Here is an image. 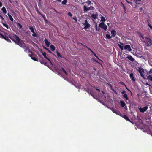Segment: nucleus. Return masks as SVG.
Returning <instances> with one entry per match:
<instances>
[{"instance_id":"nucleus-51","label":"nucleus","mask_w":152,"mask_h":152,"mask_svg":"<svg viewBox=\"0 0 152 152\" xmlns=\"http://www.w3.org/2000/svg\"><path fill=\"white\" fill-rule=\"evenodd\" d=\"M47 50L50 53L52 54V53L49 49H48Z\"/></svg>"},{"instance_id":"nucleus-43","label":"nucleus","mask_w":152,"mask_h":152,"mask_svg":"<svg viewBox=\"0 0 152 152\" xmlns=\"http://www.w3.org/2000/svg\"><path fill=\"white\" fill-rule=\"evenodd\" d=\"M41 15L42 17L44 20H45V18H46L44 15L41 14Z\"/></svg>"},{"instance_id":"nucleus-60","label":"nucleus","mask_w":152,"mask_h":152,"mask_svg":"<svg viewBox=\"0 0 152 152\" xmlns=\"http://www.w3.org/2000/svg\"><path fill=\"white\" fill-rule=\"evenodd\" d=\"M0 17H1L2 19H4L3 18L2 16L0 15Z\"/></svg>"},{"instance_id":"nucleus-48","label":"nucleus","mask_w":152,"mask_h":152,"mask_svg":"<svg viewBox=\"0 0 152 152\" xmlns=\"http://www.w3.org/2000/svg\"><path fill=\"white\" fill-rule=\"evenodd\" d=\"M148 26H149V27L151 28V29H152V26L150 24H149L148 25Z\"/></svg>"},{"instance_id":"nucleus-58","label":"nucleus","mask_w":152,"mask_h":152,"mask_svg":"<svg viewBox=\"0 0 152 152\" xmlns=\"http://www.w3.org/2000/svg\"><path fill=\"white\" fill-rule=\"evenodd\" d=\"M96 90H98V91H100V90H99V89H98V88H96Z\"/></svg>"},{"instance_id":"nucleus-32","label":"nucleus","mask_w":152,"mask_h":152,"mask_svg":"<svg viewBox=\"0 0 152 152\" xmlns=\"http://www.w3.org/2000/svg\"><path fill=\"white\" fill-rule=\"evenodd\" d=\"M88 92L91 95V96H92L94 98H95L94 97V93L91 90L90 92Z\"/></svg>"},{"instance_id":"nucleus-64","label":"nucleus","mask_w":152,"mask_h":152,"mask_svg":"<svg viewBox=\"0 0 152 152\" xmlns=\"http://www.w3.org/2000/svg\"><path fill=\"white\" fill-rule=\"evenodd\" d=\"M129 92L132 95V93L130 90H129Z\"/></svg>"},{"instance_id":"nucleus-52","label":"nucleus","mask_w":152,"mask_h":152,"mask_svg":"<svg viewBox=\"0 0 152 152\" xmlns=\"http://www.w3.org/2000/svg\"><path fill=\"white\" fill-rule=\"evenodd\" d=\"M2 3L1 1H0V7L2 6Z\"/></svg>"},{"instance_id":"nucleus-25","label":"nucleus","mask_w":152,"mask_h":152,"mask_svg":"<svg viewBox=\"0 0 152 152\" xmlns=\"http://www.w3.org/2000/svg\"><path fill=\"white\" fill-rule=\"evenodd\" d=\"M57 55L58 57L61 58H64V57L62 56L60 54L58 51L56 52Z\"/></svg>"},{"instance_id":"nucleus-22","label":"nucleus","mask_w":152,"mask_h":152,"mask_svg":"<svg viewBox=\"0 0 152 152\" xmlns=\"http://www.w3.org/2000/svg\"><path fill=\"white\" fill-rule=\"evenodd\" d=\"M145 38L148 40V42L150 45H152V41L151 39L148 38L147 37H146Z\"/></svg>"},{"instance_id":"nucleus-59","label":"nucleus","mask_w":152,"mask_h":152,"mask_svg":"<svg viewBox=\"0 0 152 152\" xmlns=\"http://www.w3.org/2000/svg\"><path fill=\"white\" fill-rule=\"evenodd\" d=\"M44 48L46 50H48V48H45V47H44Z\"/></svg>"},{"instance_id":"nucleus-8","label":"nucleus","mask_w":152,"mask_h":152,"mask_svg":"<svg viewBox=\"0 0 152 152\" xmlns=\"http://www.w3.org/2000/svg\"><path fill=\"white\" fill-rule=\"evenodd\" d=\"M80 45H82L83 46L87 48L91 52H92V53L96 57V56H97L96 53L94 52L90 48L88 47L87 46L84 45V44H83L82 43H80Z\"/></svg>"},{"instance_id":"nucleus-24","label":"nucleus","mask_w":152,"mask_h":152,"mask_svg":"<svg viewBox=\"0 0 152 152\" xmlns=\"http://www.w3.org/2000/svg\"><path fill=\"white\" fill-rule=\"evenodd\" d=\"M1 10L2 11L3 13L4 14H5L6 13V9L4 7H3L1 9Z\"/></svg>"},{"instance_id":"nucleus-42","label":"nucleus","mask_w":152,"mask_h":152,"mask_svg":"<svg viewBox=\"0 0 152 152\" xmlns=\"http://www.w3.org/2000/svg\"><path fill=\"white\" fill-rule=\"evenodd\" d=\"M95 27L96 28V30L97 31H99L100 30V28H97V25H96L95 26Z\"/></svg>"},{"instance_id":"nucleus-15","label":"nucleus","mask_w":152,"mask_h":152,"mask_svg":"<svg viewBox=\"0 0 152 152\" xmlns=\"http://www.w3.org/2000/svg\"><path fill=\"white\" fill-rule=\"evenodd\" d=\"M44 42L46 46L47 47H49L50 44V42H49L48 40L46 39H45Z\"/></svg>"},{"instance_id":"nucleus-53","label":"nucleus","mask_w":152,"mask_h":152,"mask_svg":"<svg viewBox=\"0 0 152 152\" xmlns=\"http://www.w3.org/2000/svg\"><path fill=\"white\" fill-rule=\"evenodd\" d=\"M139 10H140L141 11H142V7H140L139 8Z\"/></svg>"},{"instance_id":"nucleus-49","label":"nucleus","mask_w":152,"mask_h":152,"mask_svg":"<svg viewBox=\"0 0 152 152\" xmlns=\"http://www.w3.org/2000/svg\"><path fill=\"white\" fill-rule=\"evenodd\" d=\"M126 0L127 1V2L128 3H129L130 5H132V2H130V1H127V0Z\"/></svg>"},{"instance_id":"nucleus-16","label":"nucleus","mask_w":152,"mask_h":152,"mask_svg":"<svg viewBox=\"0 0 152 152\" xmlns=\"http://www.w3.org/2000/svg\"><path fill=\"white\" fill-rule=\"evenodd\" d=\"M90 10L89 7H88L84 5L83 6V11L84 12H86L88 10Z\"/></svg>"},{"instance_id":"nucleus-62","label":"nucleus","mask_w":152,"mask_h":152,"mask_svg":"<svg viewBox=\"0 0 152 152\" xmlns=\"http://www.w3.org/2000/svg\"><path fill=\"white\" fill-rule=\"evenodd\" d=\"M97 58V59H99V60H100L99 58V57L96 56V57Z\"/></svg>"},{"instance_id":"nucleus-18","label":"nucleus","mask_w":152,"mask_h":152,"mask_svg":"<svg viewBox=\"0 0 152 152\" xmlns=\"http://www.w3.org/2000/svg\"><path fill=\"white\" fill-rule=\"evenodd\" d=\"M2 24H3V26L4 27H6L7 28V29H9L10 30H11V28H10V27L6 23H2Z\"/></svg>"},{"instance_id":"nucleus-17","label":"nucleus","mask_w":152,"mask_h":152,"mask_svg":"<svg viewBox=\"0 0 152 152\" xmlns=\"http://www.w3.org/2000/svg\"><path fill=\"white\" fill-rule=\"evenodd\" d=\"M111 33L112 34V37H115L116 35V31L115 30H113L111 31Z\"/></svg>"},{"instance_id":"nucleus-3","label":"nucleus","mask_w":152,"mask_h":152,"mask_svg":"<svg viewBox=\"0 0 152 152\" xmlns=\"http://www.w3.org/2000/svg\"><path fill=\"white\" fill-rule=\"evenodd\" d=\"M0 36L2 38L4 39L8 42H11V40L9 39L8 37L5 34H3L2 33H0Z\"/></svg>"},{"instance_id":"nucleus-23","label":"nucleus","mask_w":152,"mask_h":152,"mask_svg":"<svg viewBox=\"0 0 152 152\" xmlns=\"http://www.w3.org/2000/svg\"><path fill=\"white\" fill-rule=\"evenodd\" d=\"M50 48L51 50L52 51H54L56 49L55 47L53 45H51L50 46Z\"/></svg>"},{"instance_id":"nucleus-56","label":"nucleus","mask_w":152,"mask_h":152,"mask_svg":"<svg viewBox=\"0 0 152 152\" xmlns=\"http://www.w3.org/2000/svg\"><path fill=\"white\" fill-rule=\"evenodd\" d=\"M120 83H121L122 85H123L124 84V82H120Z\"/></svg>"},{"instance_id":"nucleus-14","label":"nucleus","mask_w":152,"mask_h":152,"mask_svg":"<svg viewBox=\"0 0 152 152\" xmlns=\"http://www.w3.org/2000/svg\"><path fill=\"white\" fill-rule=\"evenodd\" d=\"M28 55L29 56H30L31 58V59L33 60L37 61H38V60L37 59V58H35L34 57H33V56H34V55H30V54H28Z\"/></svg>"},{"instance_id":"nucleus-55","label":"nucleus","mask_w":152,"mask_h":152,"mask_svg":"<svg viewBox=\"0 0 152 152\" xmlns=\"http://www.w3.org/2000/svg\"><path fill=\"white\" fill-rule=\"evenodd\" d=\"M150 45H149L148 43H147V47H149L150 46Z\"/></svg>"},{"instance_id":"nucleus-1","label":"nucleus","mask_w":152,"mask_h":152,"mask_svg":"<svg viewBox=\"0 0 152 152\" xmlns=\"http://www.w3.org/2000/svg\"><path fill=\"white\" fill-rule=\"evenodd\" d=\"M9 37L12 41H14L15 44L18 45L23 41L16 34H13L12 36H9Z\"/></svg>"},{"instance_id":"nucleus-4","label":"nucleus","mask_w":152,"mask_h":152,"mask_svg":"<svg viewBox=\"0 0 152 152\" xmlns=\"http://www.w3.org/2000/svg\"><path fill=\"white\" fill-rule=\"evenodd\" d=\"M111 110L113 113H115L116 114L120 115L121 116L124 118V114L123 113L121 114L118 110L114 108H112L111 109Z\"/></svg>"},{"instance_id":"nucleus-7","label":"nucleus","mask_w":152,"mask_h":152,"mask_svg":"<svg viewBox=\"0 0 152 152\" xmlns=\"http://www.w3.org/2000/svg\"><path fill=\"white\" fill-rule=\"evenodd\" d=\"M124 50L129 52L131 51L132 50L131 48L130 45H126L124 46Z\"/></svg>"},{"instance_id":"nucleus-10","label":"nucleus","mask_w":152,"mask_h":152,"mask_svg":"<svg viewBox=\"0 0 152 152\" xmlns=\"http://www.w3.org/2000/svg\"><path fill=\"white\" fill-rule=\"evenodd\" d=\"M148 108V106H146L143 108L140 107V108H139V110L140 112L142 113H144V112H145L147 110Z\"/></svg>"},{"instance_id":"nucleus-5","label":"nucleus","mask_w":152,"mask_h":152,"mask_svg":"<svg viewBox=\"0 0 152 152\" xmlns=\"http://www.w3.org/2000/svg\"><path fill=\"white\" fill-rule=\"evenodd\" d=\"M126 58L128 59L132 62H133L134 60L131 55L128 54L126 55V57H124V60H126Z\"/></svg>"},{"instance_id":"nucleus-27","label":"nucleus","mask_w":152,"mask_h":152,"mask_svg":"<svg viewBox=\"0 0 152 152\" xmlns=\"http://www.w3.org/2000/svg\"><path fill=\"white\" fill-rule=\"evenodd\" d=\"M61 69L62 70V71L65 73V74L67 76L68 75L67 72L62 67H61Z\"/></svg>"},{"instance_id":"nucleus-50","label":"nucleus","mask_w":152,"mask_h":152,"mask_svg":"<svg viewBox=\"0 0 152 152\" xmlns=\"http://www.w3.org/2000/svg\"><path fill=\"white\" fill-rule=\"evenodd\" d=\"M140 73V75L142 77H144V75L143 74H142V73Z\"/></svg>"},{"instance_id":"nucleus-13","label":"nucleus","mask_w":152,"mask_h":152,"mask_svg":"<svg viewBox=\"0 0 152 152\" xmlns=\"http://www.w3.org/2000/svg\"><path fill=\"white\" fill-rule=\"evenodd\" d=\"M130 77L131 80L133 81H135V80L134 77L133 76V74L132 73H131L130 74Z\"/></svg>"},{"instance_id":"nucleus-37","label":"nucleus","mask_w":152,"mask_h":152,"mask_svg":"<svg viewBox=\"0 0 152 152\" xmlns=\"http://www.w3.org/2000/svg\"><path fill=\"white\" fill-rule=\"evenodd\" d=\"M72 18L75 20V22H77V17H76V16H75L74 17Z\"/></svg>"},{"instance_id":"nucleus-29","label":"nucleus","mask_w":152,"mask_h":152,"mask_svg":"<svg viewBox=\"0 0 152 152\" xmlns=\"http://www.w3.org/2000/svg\"><path fill=\"white\" fill-rule=\"evenodd\" d=\"M16 23V24L17 26L19 27L20 28H22V26L21 24H20L18 22Z\"/></svg>"},{"instance_id":"nucleus-19","label":"nucleus","mask_w":152,"mask_h":152,"mask_svg":"<svg viewBox=\"0 0 152 152\" xmlns=\"http://www.w3.org/2000/svg\"><path fill=\"white\" fill-rule=\"evenodd\" d=\"M98 14L96 13L95 14H93L91 15V17L92 18L94 19H97L98 18Z\"/></svg>"},{"instance_id":"nucleus-33","label":"nucleus","mask_w":152,"mask_h":152,"mask_svg":"<svg viewBox=\"0 0 152 152\" xmlns=\"http://www.w3.org/2000/svg\"><path fill=\"white\" fill-rule=\"evenodd\" d=\"M101 20L102 22H105L106 20L104 17L103 16H101Z\"/></svg>"},{"instance_id":"nucleus-61","label":"nucleus","mask_w":152,"mask_h":152,"mask_svg":"<svg viewBox=\"0 0 152 152\" xmlns=\"http://www.w3.org/2000/svg\"><path fill=\"white\" fill-rule=\"evenodd\" d=\"M11 3H12V2L11 0H9Z\"/></svg>"},{"instance_id":"nucleus-2","label":"nucleus","mask_w":152,"mask_h":152,"mask_svg":"<svg viewBox=\"0 0 152 152\" xmlns=\"http://www.w3.org/2000/svg\"><path fill=\"white\" fill-rule=\"evenodd\" d=\"M19 46L23 48L24 50V51L26 52H27V50H28L29 48V47L26 45V44L24 43L23 41L20 44Z\"/></svg>"},{"instance_id":"nucleus-39","label":"nucleus","mask_w":152,"mask_h":152,"mask_svg":"<svg viewBox=\"0 0 152 152\" xmlns=\"http://www.w3.org/2000/svg\"><path fill=\"white\" fill-rule=\"evenodd\" d=\"M67 15L69 16H70V17H72V13L69 12H68L67 13Z\"/></svg>"},{"instance_id":"nucleus-30","label":"nucleus","mask_w":152,"mask_h":152,"mask_svg":"<svg viewBox=\"0 0 152 152\" xmlns=\"http://www.w3.org/2000/svg\"><path fill=\"white\" fill-rule=\"evenodd\" d=\"M104 24V23H100L99 25V27L102 28Z\"/></svg>"},{"instance_id":"nucleus-11","label":"nucleus","mask_w":152,"mask_h":152,"mask_svg":"<svg viewBox=\"0 0 152 152\" xmlns=\"http://www.w3.org/2000/svg\"><path fill=\"white\" fill-rule=\"evenodd\" d=\"M42 54L44 56L45 58V59H47L49 61V62H50V64H51V65H52V63L51 62V61L46 56V52H42Z\"/></svg>"},{"instance_id":"nucleus-28","label":"nucleus","mask_w":152,"mask_h":152,"mask_svg":"<svg viewBox=\"0 0 152 152\" xmlns=\"http://www.w3.org/2000/svg\"><path fill=\"white\" fill-rule=\"evenodd\" d=\"M28 53H31V54L30 55H36L34 53H33L32 52V51H31L29 48L28 50Z\"/></svg>"},{"instance_id":"nucleus-54","label":"nucleus","mask_w":152,"mask_h":152,"mask_svg":"<svg viewBox=\"0 0 152 152\" xmlns=\"http://www.w3.org/2000/svg\"><path fill=\"white\" fill-rule=\"evenodd\" d=\"M108 85L111 87V88H112V85L110 83H108Z\"/></svg>"},{"instance_id":"nucleus-35","label":"nucleus","mask_w":152,"mask_h":152,"mask_svg":"<svg viewBox=\"0 0 152 152\" xmlns=\"http://www.w3.org/2000/svg\"><path fill=\"white\" fill-rule=\"evenodd\" d=\"M106 38L108 39H110L111 38V37L110 34H107L106 35Z\"/></svg>"},{"instance_id":"nucleus-45","label":"nucleus","mask_w":152,"mask_h":152,"mask_svg":"<svg viewBox=\"0 0 152 152\" xmlns=\"http://www.w3.org/2000/svg\"><path fill=\"white\" fill-rule=\"evenodd\" d=\"M44 64L46 66H47L48 67V66H49V65H48V63L47 62H45Z\"/></svg>"},{"instance_id":"nucleus-40","label":"nucleus","mask_w":152,"mask_h":152,"mask_svg":"<svg viewBox=\"0 0 152 152\" xmlns=\"http://www.w3.org/2000/svg\"><path fill=\"white\" fill-rule=\"evenodd\" d=\"M86 3L87 4V5L88 6L91 3V2L90 1H87L86 2Z\"/></svg>"},{"instance_id":"nucleus-31","label":"nucleus","mask_w":152,"mask_h":152,"mask_svg":"<svg viewBox=\"0 0 152 152\" xmlns=\"http://www.w3.org/2000/svg\"><path fill=\"white\" fill-rule=\"evenodd\" d=\"M107 28V26L105 24H104V26H103L102 28H103L105 31H106Z\"/></svg>"},{"instance_id":"nucleus-46","label":"nucleus","mask_w":152,"mask_h":152,"mask_svg":"<svg viewBox=\"0 0 152 152\" xmlns=\"http://www.w3.org/2000/svg\"><path fill=\"white\" fill-rule=\"evenodd\" d=\"M124 109H125L126 110H127V109L126 105V104L124 102Z\"/></svg>"},{"instance_id":"nucleus-44","label":"nucleus","mask_w":152,"mask_h":152,"mask_svg":"<svg viewBox=\"0 0 152 152\" xmlns=\"http://www.w3.org/2000/svg\"><path fill=\"white\" fill-rule=\"evenodd\" d=\"M119 45L120 48L121 49V50H123V48H124V46H121Z\"/></svg>"},{"instance_id":"nucleus-63","label":"nucleus","mask_w":152,"mask_h":152,"mask_svg":"<svg viewBox=\"0 0 152 152\" xmlns=\"http://www.w3.org/2000/svg\"><path fill=\"white\" fill-rule=\"evenodd\" d=\"M45 20V22H47L48 21L47 20L46 18H45V20Z\"/></svg>"},{"instance_id":"nucleus-47","label":"nucleus","mask_w":152,"mask_h":152,"mask_svg":"<svg viewBox=\"0 0 152 152\" xmlns=\"http://www.w3.org/2000/svg\"><path fill=\"white\" fill-rule=\"evenodd\" d=\"M36 11H37V12L39 15H41V13L39 12V11L38 10H36Z\"/></svg>"},{"instance_id":"nucleus-12","label":"nucleus","mask_w":152,"mask_h":152,"mask_svg":"<svg viewBox=\"0 0 152 152\" xmlns=\"http://www.w3.org/2000/svg\"><path fill=\"white\" fill-rule=\"evenodd\" d=\"M124 98H125L126 100V102L127 103H129V98L127 96V94L125 93V91H124Z\"/></svg>"},{"instance_id":"nucleus-57","label":"nucleus","mask_w":152,"mask_h":152,"mask_svg":"<svg viewBox=\"0 0 152 152\" xmlns=\"http://www.w3.org/2000/svg\"><path fill=\"white\" fill-rule=\"evenodd\" d=\"M124 13H125L126 8L124 6Z\"/></svg>"},{"instance_id":"nucleus-6","label":"nucleus","mask_w":152,"mask_h":152,"mask_svg":"<svg viewBox=\"0 0 152 152\" xmlns=\"http://www.w3.org/2000/svg\"><path fill=\"white\" fill-rule=\"evenodd\" d=\"M83 24L85 25V26L84 27V28L87 29L90 27V25L88 22L87 21V20L86 19L84 23Z\"/></svg>"},{"instance_id":"nucleus-20","label":"nucleus","mask_w":152,"mask_h":152,"mask_svg":"<svg viewBox=\"0 0 152 152\" xmlns=\"http://www.w3.org/2000/svg\"><path fill=\"white\" fill-rule=\"evenodd\" d=\"M144 70L141 67L139 68L138 69V72L139 73H142L144 72Z\"/></svg>"},{"instance_id":"nucleus-36","label":"nucleus","mask_w":152,"mask_h":152,"mask_svg":"<svg viewBox=\"0 0 152 152\" xmlns=\"http://www.w3.org/2000/svg\"><path fill=\"white\" fill-rule=\"evenodd\" d=\"M120 103L121 106L122 107H124V101L123 100H121L120 101Z\"/></svg>"},{"instance_id":"nucleus-21","label":"nucleus","mask_w":152,"mask_h":152,"mask_svg":"<svg viewBox=\"0 0 152 152\" xmlns=\"http://www.w3.org/2000/svg\"><path fill=\"white\" fill-rule=\"evenodd\" d=\"M124 119H125L128 121H129L131 123H132V121L130 120V119L128 118V117L125 115H124Z\"/></svg>"},{"instance_id":"nucleus-34","label":"nucleus","mask_w":152,"mask_h":152,"mask_svg":"<svg viewBox=\"0 0 152 152\" xmlns=\"http://www.w3.org/2000/svg\"><path fill=\"white\" fill-rule=\"evenodd\" d=\"M67 2V0H64L62 2V4L63 5H65L66 4V3Z\"/></svg>"},{"instance_id":"nucleus-41","label":"nucleus","mask_w":152,"mask_h":152,"mask_svg":"<svg viewBox=\"0 0 152 152\" xmlns=\"http://www.w3.org/2000/svg\"><path fill=\"white\" fill-rule=\"evenodd\" d=\"M89 7L90 9V10H93L95 9L94 8L93 6H90V7Z\"/></svg>"},{"instance_id":"nucleus-26","label":"nucleus","mask_w":152,"mask_h":152,"mask_svg":"<svg viewBox=\"0 0 152 152\" xmlns=\"http://www.w3.org/2000/svg\"><path fill=\"white\" fill-rule=\"evenodd\" d=\"M7 15L9 17L10 20L12 22L14 20L13 18L11 16V15L9 14L8 13Z\"/></svg>"},{"instance_id":"nucleus-9","label":"nucleus","mask_w":152,"mask_h":152,"mask_svg":"<svg viewBox=\"0 0 152 152\" xmlns=\"http://www.w3.org/2000/svg\"><path fill=\"white\" fill-rule=\"evenodd\" d=\"M29 28L31 32L33 33L32 36L33 37H36L37 36V34L35 32L33 28L32 27L30 26Z\"/></svg>"},{"instance_id":"nucleus-38","label":"nucleus","mask_w":152,"mask_h":152,"mask_svg":"<svg viewBox=\"0 0 152 152\" xmlns=\"http://www.w3.org/2000/svg\"><path fill=\"white\" fill-rule=\"evenodd\" d=\"M39 61L41 64H44L45 62V61L44 60H42H42H39Z\"/></svg>"}]
</instances>
